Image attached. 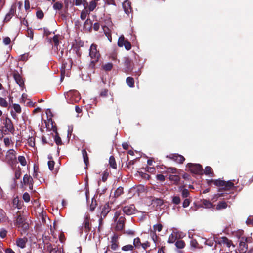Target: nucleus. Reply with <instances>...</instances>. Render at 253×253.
<instances>
[{
    "label": "nucleus",
    "mask_w": 253,
    "mask_h": 253,
    "mask_svg": "<svg viewBox=\"0 0 253 253\" xmlns=\"http://www.w3.org/2000/svg\"><path fill=\"white\" fill-rule=\"evenodd\" d=\"M114 229L116 231H122L125 227L126 218L120 211H116L113 218Z\"/></svg>",
    "instance_id": "nucleus-1"
},
{
    "label": "nucleus",
    "mask_w": 253,
    "mask_h": 253,
    "mask_svg": "<svg viewBox=\"0 0 253 253\" xmlns=\"http://www.w3.org/2000/svg\"><path fill=\"white\" fill-rule=\"evenodd\" d=\"M15 221V225L19 228H21L23 230H26L29 228V224L25 221V218L21 214L17 215Z\"/></svg>",
    "instance_id": "nucleus-2"
},
{
    "label": "nucleus",
    "mask_w": 253,
    "mask_h": 253,
    "mask_svg": "<svg viewBox=\"0 0 253 253\" xmlns=\"http://www.w3.org/2000/svg\"><path fill=\"white\" fill-rule=\"evenodd\" d=\"M90 56L91 58V64H94L98 61L100 56L99 52L97 50V45L92 44L90 48Z\"/></svg>",
    "instance_id": "nucleus-3"
},
{
    "label": "nucleus",
    "mask_w": 253,
    "mask_h": 253,
    "mask_svg": "<svg viewBox=\"0 0 253 253\" xmlns=\"http://www.w3.org/2000/svg\"><path fill=\"white\" fill-rule=\"evenodd\" d=\"M5 160L11 165L15 164L16 162V152L13 149L9 150L6 153Z\"/></svg>",
    "instance_id": "nucleus-4"
},
{
    "label": "nucleus",
    "mask_w": 253,
    "mask_h": 253,
    "mask_svg": "<svg viewBox=\"0 0 253 253\" xmlns=\"http://www.w3.org/2000/svg\"><path fill=\"white\" fill-rule=\"evenodd\" d=\"M234 187V185L231 181L222 180V197H224V194H227V191L233 190Z\"/></svg>",
    "instance_id": "nucleus-5"
},
{
    "label": "nucleus",
    "mask_w": 253,
    "mask_h": 253,
    "mask_svg": "<svg viewBox=\"0 0 253 253\" xmlns=\"http://www.w3.org/2000/svg\"><path fill=\"white\" fill-rule=\"evenodd\" d=\"M186 167L194 173L200 174L202 172V167L200 164L188 163L187 164Z\"/></svg>",
    "instance_id": "nucleus-6"
},
{
    "label": "nucleus",
    "mask_w": 253,
    "mask_h": 253,
    "mask_svg": "<svg viewBox=\"0 0 253 253\" xmlns=\"http://www.w3.org/2000/svg\"><path fill=\"white\" fill-rule=\"evenodd\" d=\"M247 238L242 237L240 238L239 248L241 253H245L248 249V245L247 244Z\"/></svg>",
    "instance_id": "nucleus-7"
},
{
    "label": "nucleus",
    "mask_w": 253,
    "mask_h": 253,
    "mask_svg": "<svg viewBox=\"0 0 253 253\" xmlns=\"http://www.w3.org/2000/svg\"><path fill=\"white\" fill-rule=\"evenodd\" d=\"M222 245L223 246H226L228 248V250L226 251L227 253H229V252H231V247H232V249H234L235 247L232 241L226 237H222Z\"/></svg>",
    "instance_id": "nucleus-8"
},
{
    "label": "nucleus",
    "mask_w": 253,
    "mask_h": 253,
    "mask_svg": "<svg viewBox=\"0 0 253 253\" xmlns=\"http://www.w3.org/2000/svg\"><path fill=\"white\" fill-rule=\"evenodd\" d=\"M167 157L179 164H182L185 161L184 157L182 155L178 154H172L169 156H167Z\"/></svg>",
    "instance_id": "nucleus-9"
},
{
    "label": "nucleus",
    "mask_w": 253,
    "mask_h": 253,
    "mask_svg": "<svg viewBox=\"0 0 253 253\" xmlns=\"http://www.w3.org/2000/svg\"><path fill=\"white\" fill-rule=\"evenodd\" d=\"M135 207L134 205H130L124 207L123 211L126 215H130L135 213Z\"/></svg>",
    "instance_id": "nucleus-10"
},
{
    "label": "nucleus",
    "mask_w": 253,
    "mask_h": 253,
    "mask_svg": "<svg viewBox=\"0 0 253 253\" xmlns=\"http://www.w3.org/2000/svg\"><path fill=\"white\" fill-rule=\"evenodd\" d=\"M46 248L47 250L49 252V253H64L63 249L61 248H57L56 247L53 248L51 244H46Z\"/></svg>",
    "instance_id": "nucleus-11"
},
{
    "label": "nucleus",
    "mask_w": 253,
    "mask_h": 253,
    "mask_svg": "<svg viewBox=\"0 0 253 253\" xmlns=\"http://www.w3.org/2000/svg\"><path fill=\"white\" fill-rule=\"evenodd\" d=\"M84 227L85 232L86 233V234H88L91 229V227L90 223V219L88 216H86L84 218Z\"/></svg>",
    "instance_id": "nucleus-12"
},
{
    "label": "nucleus",
    "mask_w": 253,
    "mask_h": 253,
    "mask_svg": "<svg viewBox=\"0 0 253 253\" xmlns=\"http://www.w3.org/2000/svg\"><path fill=\"white\" fill-rule=\"evenodd\" d=\"M4 126L8 130V131L10 132L14 131V126L10 119L7 117L5 118Z\"/></svg>",
    "instance_id": "nucleus-13"
},
{
    "label": "nucleus",
    "mask_w": 253,
    "mask_h": 253,
    "mask_svg": "<svg viewBox=\"0 0 253 253\" xmlns=\"http://www.w3.org/2000/svg\"><path fill=\"white\" fill-rule=\"evenodd\" d=\"M217 198L218 197L217 195L215 196L212 199V203H211V202L206 199H203L202 200V204L206 208H213V203L217 201Z\"/></svg>",
    "instance_id": "nucleus-14"
},
{
    "label": "nucleus",
    "mask_w": 253,
    "mask_h": 253,
    "mask_svg": "<svg viewBox=\"0 0 253 253\" xmlns=\"http://www.w3.org/2000/svg\"><path fill=\"white\" fill-rule=\"evenodd\" d=\"M111 208L109 206L108 203H106L101 207V216L105 218L107 214L110 212Z\"/></svg>",
    "instance_id": "nucleus-15"
},
{
    "label": "nucleus",
    "mask_w": 253,
    "mask_h": 253,
    "mask_svg": "<svg viewBox=\"0 0 253 253\" xmlns=\"http://www.w3.org/2000/svg\"><path fill=\"white\" fill-rule=\"evenodd\" d=\"M27 242V239L26 238H18L16 241V245L21 249H23L26 247Z\"/></svg>",
    "instance_id": "nucleus-16"
},
{
    "label": "nucleus",
    "mask_w": 253,
    "mask_h": 253,
    "mask_svg": "<svg viewBox=\"0 0 253 253\" xmlns=\"http://www.w3.org/2000/svg\"><path fill=\"white\" fill-rule=\"evenodd\" d=\"M130 4V2L128 0H126L123 3V8L125 13L127 14H129L131 12Z\"/></svg>",
    "instance_id": "nucleus-17"
},
{
    "label": "nucleus",
    "mask_w": 253,
    "mask_h": 253,
    "mask_svg": "<svg viewBox=\"0 0 253 253\" xmlns=\"http://www.w3.org/2000/svg\"><path fill=\"white\" fill-rule=\"evenodd\" d=\"M13 77L17 84L22 87L24 85V81L21 76L18 73H14Z\"/></svg>",
    "instance_id": "nucleus-18"
},
{
    "label": "nucleus",
    "mask_w": 253,
    "mask_h": 253,
    "mask_svg": "<svg viewBox=\"0 0 253 253\" xmlns=\"http://www.w3.org/2000/svg\"><path fill=\"white\" fill-rule=\"evenodd\" d=\"M23 183L25 185H29L30 186H33V178L30 175L25 174L23 179Z\"/></svg>",
    "instance_id": "nucleus-19"
},
{
    "label": "nucleus",
    "mask_w": 253,
    "mask_h": 253,
    "mask_svg": "<svg viewBox=\"0 0 253 253\" xmlns=\"http://www.w3.org/2000/svg\"><path fill=\"white\" fill-rule=\"evenodd\" d=\"M177 238V233L173 232L169 236L168 242L169 243H174Z\"/></svg>",
    "instance_id": "nucleus-20"
},
{
    "label": "nucleus",
    "mask_w": 253,
    "mask_h": 253,
    "mask_svg": "<svg viewBox=\"0 0 253 253\" xmlns=\"http://www.w3.org/2000/svg\"><path fill=\"white\" fill-rule=\"evenodd\" d=\"M84 161L85 164L86 166L89 163V159L87 156V153L85 149H83L82 151Z\"/></svg>",
    "instance_id": "nucleus-21"
},
{
    "label": "nucleus",
    "mask_w": 253,
    "mask_h": 253,
    "mask_svg": "<svg viewBox=\"0 0 253 253\" xmlns=\"http://www.w3.org/2000/svg\"><path fill=\"white\" fill-rule=\"evenodd\" d=\"M181 192V195L183 198H187L189 197L190 193L188 190L186 189H182V187L180 188Z\"/></svg>",
    "instance_id": "nucleus-22"
},
{
    "label": "nucleus",
    "mask_w": 253,
    "mask_h": 253,
    "mask_svg": "<svg viewBox=\"0 0 253 253\" xmlns=\"http://www.w3.org/2000/svg\"><path fill=\"white\" fill-rule=\"evenodd\" d=\"M127 40H126L125 39V37L123 35L121 36L118 41V46L122 47L123 46V45L125 43L126 41Z\"/></svg>",
    "instance_id": "nucleus-23"
},
{
    "label": "nucleus",
    "mask_w": 253,
    "mask_h": 253,
    "mask_svg": "<svg viewBox=\"0 0 253 253\" xmlns=\"http://www.w3.org/2000/svg\"><path fill=\"white\" fill-rule=\"evenodd\" d=\"M109 165L112 168L116 169L117 168V164L113 156H111L109 158Z\"/></svg>",
    "instance_id": "nucleus-24"
},
{
    "label": "nucleus",
    "mask_w": 253,
    "mask_h": 253,
    "mask_svg": "<svg viewBox=\"0 0 253 253\" xmlns=\"http://www.w3.org/2000/svg\"><path fill=\"white\" fill-rule=\"evenodd\" d=\"M126 83L130 87H134V79L132 77H128L126 79Z\"/></svg>",
    "instance_id": "nucleus-25"
},
{
    "label": "nucleus",
    "mask_w": 253,
    "mask_h": 253,
    "mask_svg": "<svg viewBox=\"0 0 253 253\" xmlns=\"http://www.w3.org/2000/svg\"><path fill=\"white\" fill-rule=\"evenodd\" d=\"M141 244L142 243L140 242V239L139 238L137 237L134 239L132 245L134 246V248H139L141 246Z\"/></svg>",
    "instance_id": "nucleus-26"
},
{
    "label": "nucleus",
    "mask_w": 253,
    "mask_h": 253,
    "mask_svg": "<svg viewBox=\"0 0 253 253\" xmlns=\"http://www.w3.org/2000/svg\"><path fill=\"white\" fill-rule=\"evenodd\" d=\"M121 249L122 251H132L134 250V246L132 245L128 244L123 246Z\"/></svg>",
    "instance_id": "nucleus-27"
},
{
    "label": "nucleus",
    "mask_w": 253,
    "mask_h": 253,
    "mask_svg": "<svg viewBox=\"0 0 253 253\" xmlns=\"http://www.w3.org/2000/svg\"><path fill=\"white\" fill-rule=\"evenodd\" d=\"M54 139L57 145H61L62 144L61 139L59 137V134L57 131L55 132V135L54 137Z\"/></svg>",
    "instance_id": "nucleus-28"
},
{
    "label": "nucleus",
    "mask_w": 253,
    "mask_h": 253,
    "mask_svg": "<svg viewBox=\"0 0 253 253\" xmlns=\"http://www.w3.org/2000/svg\"><path fill=\"white\" fill-rule=\"evenodd\" d=\"M175 245L177 248L183 249L185 247V244L183 240H179L176 242Z\"/></svg>",
    "instance_id": "nucleus-29"
},
{
    "label": "nucleus",
    "mask_w": 253,
    "mask_h": 253,
    "mask_svg": "<svg viewBox=\"0 0 253 253\" xmlns=\"http://www.w3.org/2000/svg\"><path fill=\"white\" fill-rule=\"evenodd\" d=\"M103 31L104 32L105 34L107 37V38L109 39V40L110 42H111L112 38H111V35L109 29L107 27H106L105 26H104L103 27Z\"/></svg>",
    "instance_id": "nucleus-30"
},
{
    "label": "nucleus",
    "mask_w": 253,
    "mask_h": 253,
    "mask_svg": "<svg viewBox=\"0 0 253 253\" xmlns=\"http://www.w3.org/2000/svg\"><path fill=\"white\" fill-rule=\"evenodd\" d=\"M97 6V3L94 1H91L89 2L88 5V9L89 11H92L94 10Z\"/></svg>",
    "instance_id": "nucleus-31"
},
{
    "label": "nucleus",
    "mask_w": 253,
    "mask_h": 253,
    "mask_svg": "<svg viewBox=\"0 0 253 253\" xmlns=\"http://www.w3.org/2000/svg\"><path fill=\"white\" fill-rule=\"evenodd\" d=\"M0 106L2 107L6 108L8 106V103L5 99L0 97Z\"/></svg>",
    "instance_id": "nucleus-32"
},
{
    "label": "nucleus",
    "mask_w": 253,
    "mask_h": 253,
    "mask_svg": "<svg viewBox=\"0 0 253 253\" xmlns=\"http://www.w3.org/2000/svg\"><path fill=\"white\" fill-rule=\"evenodd\" d=\"M123 193V188L121 187H118L114 192L115 197H118Z\"/></svg>",
    "instance_id": "nucleus-33"
},
{
    "label": "nucleus",
    "mask_w": 253,
    "mask_h": 253,
    "mask_svg": "<svg viewBox=\"0 0 253 253\" xmlns=\"http://www.w3.org/2000/svg\"><path fill=\"white\" fill-rule=\"evenodd\" d=\"M170 180L173 181L175 183L177 184L180 181V178L179 176L177 175H170L169 176Z\"/></svg>",
    "instance_id": "nucleus-34"
},
{
    "label": "nucleus",
    "mask_w": 253,
    "mask_h": 253,
    "mask_svg": "<svg viewBox=\"0 0 253 253\" xmlns=\"http://www.w3.org/2000/svg\"><path fill=\"white\" fill-rule=\"evenodd\" d=\"M18 160L19 163L21 164V165L23 166H26L27 164L26 160L25 159V158L23 156H19L18 157Z\"/></svg>",
    "instance_id": "nucleus-35"
},
{
    "label": "nucleus",
    "mask_w": 253,
    "mask_h": 253,
    "mask_svg": "<svg viewBox=\"0 0 253 253\" xmlns=\"http://www.w3.org/2000/svg\"><path fill=\"white\" fill-rule=\"evenodd\" d=\"M246 223L249 226H253V216H249L246 221Z\"/></svg>",
    "instance_id": "nucleus-36"
},
{
    "label": "nucleus",
    "mask_w": 253,
    "mask_h": 253,
    "mask_svg": "<svg viewBox=\"0 0 253 253\" xmlns=\"http://www.w3.org/2000/svg\"><path fill=\"white\" fill-rule=\"evenodd\" d=\"M191 202V200L189 198H185L183 202L182 206L183 208L188 207Z\"/></svg>",
    "instance_id": "nucleus-37"
},
{
    "label": "nucleus",
    "mask_w": 253,
    "mask_h": 253,
    "mask_svg": "<svg viewBox=\"0 0 253 253\" xmlns=\"http://www.w3.org/2000/svg\"><path fill=\"white\" fill-rule=\"evenodd\" d=\"M112 64L111 63H107L103 66V69L106 71L111 70L112 68Z\"/></svg>",
    "instance_id": "nucleus-38"
},
{
    "label": "nucleus",
    "mask_w": 253,
    "mask_h": 253,
    "mask_svg": "<svg viewBox=\"0 0 253 253\" xmlns=\"http://www.w3.org/2000/svg\"><path fill=\"white\" fill-rule=\"evenodd\" d=\"M14 111L17 113H20L21 112V108L20 106L18 104H14L13 105Z\"/></svg>",
    "instance_id": "nucleus-39"
},
{
    "label": "nucleus",
    "mask_w": 253,
    "mask_h": 253,
    "mask_svg": "<svg viewBox=\"0 0 253 253\" xmlns=\"http://www.w3.org/2000/svg\"><path fill=\"white\" fill-rule=\"evenodd\" d=\"M163 228V225L161 224H158L154 225L153 226V229L154 231H158V232H160Z\"/></svg>",
    "instance_id": "nucleus-40"
},
{
    "label": "nucleus",
    "mask_w": 253,
    "mask_h": 253,
    "mask_svg": "<svg viewBox=\"0 0 253 253\" xmlns=\"http://www.w3.org/2000/svg\"><path fill=\"white\" fill-rule=\"evenodd\" d=\"M63 7L62 4L57 2L53 5V8L55 10H60Z\"/></svg>",
    "instance_id": "nucleus-41"
},
{
    "label": "nucleus",
    "mask_w": 253,
    "mask_h": 253,
    "mask_svg": "<svg viewBox=\"0 0 253 253\" xmlns=\"http://www.w3.org/2000/svg\"><path fill=\"white\" fill-rule=\"evenodd\" d=\"M23 199L26 202H28L30 200V196L28 193L25 192L23 195Z\"/></svg>",
    "instance_id": "nucleus-42"
},
{
    "label": "nucleus",
    "mask_w": 253,
    "mask_h": 253,
    "mask_svg": "<svg viewBox=\"0 0 253 253\" xmlns=\"http://www.w3.org/2000/svg\"><path fill=\"white\" fill-rule=\"evenodd\" d=\"M103 217L102 216H100L99 219V225L98 227V231L100 232L102 229V226L103 225Z\"/></svg>",
    "instance_id": "nucleus-43"
},
{
    "label": "nucleus",
    "mask_w": 253,
    "mask_h": 253,
    "mask_svg": "<svg viewBox=\"0 0 253 253\" xmlns=\"http://www.w3.org/2000/svg\"><path fill=\"white\" fill-rule=\"evenodd\" d=\"M123 46L125 47V49L127 50H129L131 48V45L128 41H126L125 43L123 45Z\"/></svg>",
    "instance_id": "nucleus-44"
},
{
    "label": "nucleus",
    "mask_w": 253,
    "mask_h": 253,
    "mask_svg": "<svg viewBox=\"0 0 253 253\" xmlns=\"http://www.w3.org/2000/svg\"><path fill=\"white\" fill-rule=\"evenodd\" d=\"M7 231L4 229H1L0 230V236L2 238H4L7 235Z\"/></svg>",
    "instance_id": "nucleus-45"
},
{
    "label": "nucleus",
    "mask_w": 253,
    "mask_h": 253,
    "mask_svg": "<svg viewBox=\"0 0 253 253\" xmlns=\"http://www.w3.org/2000/svg\"><path fill=\"white\" fill-rule=\"evenodd\" d=\"M55 165V162L53 160H50L48 162V166L50 170H53Z\"/></svg>",
    "instance_id": "nucleus-46"
},
{
    "label": "nucleus",
    "mask_w": 253,
    "mask_h": 253,
    "mask_svg": "<svg viewBox=\"0 0 253 253\" xmlns=\"http://www.w3.org/2000/svg\"><path fill=\"white\" fill-rule=\"evenodd\" d=\"M13 14V11L12 10H11L9 12L6 14L4 20L5 21H8L11 18Z\"/></svg>",
    "instance_id": "nucleus-47"
},
{
    "label": "nucleus",
    "mask_w": 253,
    "mask_h": 253,
    "mask_svg": "<svg viewBox=\"0 0 253 253\" xmlns=\"http://www.w3.org/2000/svg\"><path fill=\"white\" fill-rule=\"evenodd\" d=\"M181 202L180 198L179 196H174L172 198V202L175 204H179Z\"/></svg>",
    "instance_id": "nucleus-48"
},
{
    "label": "nucleus",
    "mask_w": 253,
    "mask_h": 253,
    "mask_svg": "<svg viewBox=\"0 0 253 253\" xmlns=\"http://www.w3.org/2000/svg\"><path fill=\"white\" fill-rule=\"evenodd\" d=\"M28 143L30 146L34 147L35 145V138L33 137H29L28 139Z\"/></svg>",
    "instance_id": "nucleus-49"
},
{
    "label": "nucleus",
    "mask_w": 253,
    "mask_h": 253,
    "mask_svg": "<svg viewBox=\"0 0 253 253\" xmlns=\"http://www.w3.org/2000/svg\"><path fill=\"white\" fill-rule=\"evenodd\" d=\"M21 175V172L20 169H19L17 170H16L15 172V179H18Z\"/></svg>",
    "instance_id": "nucleus-50"
},
{
    "label": "nucleus",
    "mask_w": 253,
    "mask_h": 253,
    "mask_svg": "<svg viewBox=\"0 0 253 253\" xmlns=\"http://www.w3.org/2000/svg\"><path fill=\"white\" fill-rule=\"evenodd\" d=\"M19 200L18 198L16 197L13 199V206H14L15 207H16L18 209L19 208Z\"/></svg>",
    "instance_id": "nucleus-51"
},
{
    "label": "nucleus",
    "mask_w": 253,
    "mask_h": 253,
    "mask_svg": "<svg viewBox=\"0 0 253 253\" xmlns=\"http://www.w3.org/2000/svg\"><path fill=\"white\" fill-rule=\"evenodd\" d=\"M211 168L210 167H206L205 169V170H204V173L206 174V175H208V174H210L211 173Z\"/></svg>",
    "instance_id": "nucleus-52"
},
{
    "label": "nucleus",
    "mask_w": 253,
    "mask_h": 253,
    "mask_svg": "<svg viewBox=\"0 0 253 253\" xmlns=\"http://www.w3.org/2000/svg\"><path fill=\"white\" fill-rule=\"evenodd\" d=\"M211 182L217 187H220L221 185V181L220 180H213L211 181Z\"/></svg>",
    "instance_id": "nucleus-53"
},
{
    "label": "nucleus",
    "mask_w": 253,
    "mask_h": 253,
    "mask_svg": "<svg viewBox=\"0 0 253 253\" xmlns=\"http://www.w3.org/2000/svg\"><path fill=\"white\" fill-rule=\"evenodd\" d=\"M53 42L55 46L58 45L59 42V38L57 35H55L53 38Z\"/></svg>",
    "instance_id": "nucleus-54"
},
{
    "label": "nucleus",
    "mask_w": 253,
    "mask_h": 253,
    "mask_svg": "<svg viewBox=\"0 0 253 253\" xmlns=\"http://www.w3.org/2000/svg\"><path fill=\"white\" fill-rule=\"evenodd\" d=\"M27 36L30 37V38L32 40L33 39L34 33L32 29H28L27 30Z\"/></svg>",
    "instance_id": "nucleus-55"
},
{
    "label": "nucleus",
    "mask_w": 253,
    "mask_h": 253,
    "mask_svg": "<svg viewBox=\"0 0 253 253\" xmlns=\"http://www.w3.org/2000/svg\"><path fill=\"white\" fill-rule=\"evenodd\" d=\"M37 17L39 19H42L43 17V13L42 11H38L36 13Z\"/></svg>",
    "instance_id": "nucleus-56"
},
{
    "label": "nucleus",
    "mask_w": 253,
    "mask_h": 253,
    "mask_svg": "<svg viewBox=\"0 0 253 253\" xmlns=\"http://www.w3.org/2000/svg\"><path fill=\"white\" fill-rule=\"evenodd\" d=\"M11 42V40L8 37H5L3 39V43L5 45H8Z\"/></svg>",
    "instance_id": "nucleus-57"
},
{
    "label": "nucleus",
    "mask_w": 253,
    "mask_h": 253,
    "mask_svg": "<svg viewBox=\"0 0 253 253\" xmlns=\"http://www.w3.org/2000/svg\"><path fill=\"white\" fill-rule=\"evenodd\" d=\"M118 236L114 235L111 238V243H118Z\"/></svg>",
    "instance_id": "nucleus-58"
},
{
    "label": "nucleus",
    "mask_w": 253,
    "mask_h": 253,
    "mask_svg": "<svg viewBox=\"0 0 253 253\" xmlns=\"http://www.w3.org/2000/svg\"><path fill=\"white\" fill-rule=\"evenodd\" d=\"M87 12L85 11H82L81 13V18L82 19V20H84L86 17V16H87Z\"/></svg>",
    "instance_id": "nucleus-59"
},
{
    "label": "nucleus",
    "mask_w": 253,
    "mask_h": 253,
    "mask_svg": "<svg viewBox=\"0 0 253 253\" xmlns=\"http://www.w3.org/2000/svg\"><path fill=\"white\" fill-rule=\"evenodd\" d=\"M156 178L157 180L161 181H164L165 180V176L162 174L157 175Z\"/></svg>",
    "instance_id": "nucleus-60"
},
{
    "label": "nucleus",
    "mask_w": 253,
    "mask_h": 253,
    "mask_svg": "<svg viewBox=\"0 0 253 253\" xmlns=\"http://www.w3.org/2000/svg\"><path fill=\"white\" fill-rule=\"evenodd\" d=\"M144 250H146L148 247L150 246V243L148 242H146L144 243H142L141 246Z\"/></svg>",
    "instance_id": "nucleus-61"
},
{
    "label": "nucleus",
    "mask_w": 253,
    "mask_h": 253,
    "mask_svg": "<svg viewBox=\"0 0 253 253\" xmlns=\"http://www.w3.org/2000/svg\"><path fill=\"white\" fill-rule=\"evenodd\" d=\"M108 94V90L107 89H104L101 91L100 93V95L102 97H106L107 95Z\"/></svg>",
    "instance_id": "nucleus-62"
},
{
    "label": "nucleus",
    "mask_w": 253,
    "mask_h": 253,
    "mask_svg": "<svg viewBox=\"0 0 253 253\" xmlns=\"http://www.w3.org/2000/svg\"><path fill=\"white\" fill-rule=\"evenodd\" d=\"M4 143L6 146H9L10 144L11 140L9 138H4Z\"/></svg>",
    "instance_id": "nucleus-63"
},
{
    "label": "nucleus",
    "mask_w": 253,
    "mask_h": 253,
    "mask_svg": "<svg viewBox=\"0 0 253 253\" xmlns=\"http://www.w3.org/2000/svg\"><path fill=\"white\" fill-rule=\"evenodd\" d=\"M118 247V243H111V248L114 250H116Z\"/></svg>",
    "instance_id": "nucleus-64"
}]
</instances>
